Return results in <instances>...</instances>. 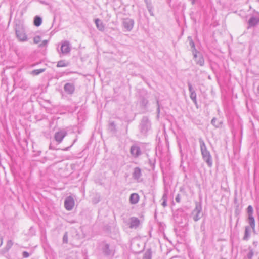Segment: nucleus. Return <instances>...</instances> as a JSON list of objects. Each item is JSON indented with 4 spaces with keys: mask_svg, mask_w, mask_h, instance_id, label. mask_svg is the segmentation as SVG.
<instances>
[{
    "mask_svg": "<svg viewBox=\"0 0 259 259\" xmlns=\"http://www.w3.org/2000/svg\"><path fill=\"white\" fill-rule=\"evenodd\" d=\"M48 41L47 40H44L42 41L41 44L39 45V47L42 48L47 45Z\"/></svg>",
    "mask_w": 259,
    "mask_h": 259,
    "instance_id": "f704fd0d",
    "label": "nucleus"
},
{
    "mask_svg": "<svg viewBox=\"0 0 259 259\" xmlns=\"http://www.w3.org/2000/svg\"><path fill=\"white\" fill-rule=\"evenodd\" d=\"M211 124L216 128H219L222 126V121H218L217 119L215 117L213 118L211 121Z\"/></svg>",
    "mask_w": 259,
    "mask_h": 259,
    "instance_id": "412c9836",
    "label": "nucleus"
},
{
    "mask_svg": "<svg viewBox=\"0 0 259 259\" xmlns=\"http://www.w3.org/2000/svg\"><path fill=\"white\" fill-rule=\"evenodd\" d=\"M188 85L189 91L190 92V93L195 92L194 88L192 87V85L191 84V83L190 82H189L188 83Z\"/></svg>",
    "mask_w": 259,
    "mask_h": 259,
    "instance_id": "72a5a7b5",
    "label": "nucleus"
},
{
    "mask_svg": "<svg viewBox=\"0 0 259 259\" xmlns=\"http://www.w3.org/2000/svg\"><path fill=\"white\" fill-rule=\"evenodd\" d=\"M67 134V132L66 130L65 129H61L55 133L54 139L58 143H60Z\"/></svg>",
    "mask_w": 259,
    "mask_h": 259,
    "instance_id": "0eeeda50",
    "label": "nucleus"
},
{
    "mask_svg": "<svg viewBox=\"0 0 259 259\" xmlns=\"http://www.w3.org/2000/svg\"><path fill=\"white\" fill-rule=\"evenodd\" d=\"M257 90L259 92V85H258V87H257Z\"/></svg>",
    "mask_w": 259,
    "mask_h": 259,
    "instance_id": "09e8293b",
    "label": "nucleus"
},
{
    "mask_svg": "<svg viewBox=\"0 0 259 259\" xmlns=\"http://www.w3.org/2000/svg\"><path fill=\"white\" fill-rule=\"evenodd\" d=\"M139 127L141 134L146 136L151 129V122L147 116L142 117Z\"/></svg>",
    "mask_w": 259,
    "mask_h": 259,
    "instance_id": "7ed1b4c3",
    "label": "nucleus"
},
{
    "mask_svg": "<svg viewBox=\"0 0 259 259\" xmlns=\"http://www.w3.org/2000/svg\"><path fill=\"white\" fill-rule=\"evenodd\" d=\"M140 225V220L136 217H131L130 218V226L131 228H137Z\"/></svg>",
    "mask_w": 259,
    "mask_h": 259,
    "instance_id": "dca6fc26",
    "label": "nucleus"
},
{
    "mask_svg": "<svg viewBox=\"0 0 259 259\" xmlns=\"http://www.w3.org/2000/svg\"><path fill=\"white\" fill-rule=\"evenodd\" d=\"M75 85L72 83H66L64 86L65 92L68 95H72L75 91Z\"/></svg>",
    "mask_w": 259,
    "mask_h": 259,
    "instance_id": "f8f14e48",
    "label": "nucleus"
},
{
    "mask_svg": "<svg viewBox=\"0 0 259 259\" xmlns=\"http://www.w3.org/2000/svg\"><path fill=\"white\" fill-rule=\"evenodd\" d=\"M147 8L151 16H154V13L153 11V7L152 6L151 4H149L147 3Z\"/></svg>",
    "mask_w": 259,
    "mask_h": 259,
    "instance_id": "7c9ffc66",
    "label": "nucleus"
},
{
    "mask_svg": "<svg viewBox=\"0 0 259 259\" xmlns=\"http://www.w3.org/2000/svg\"><path fill=\"white\" fill-rule=\"evenodd\" d=\"M190 97L195 105H197L196 94L195 92L190 93Z\"/></svg>",
    "mask_w": 259,
    "mask_h": 259,
    "instance_id": "c85d7f7f",
    "label": "nucleus"
},
{
    "mask_svg": "<svg viewBox=\"0 0 259 259\" xmlns=\"http://www.w3.org/2000/svg\"><path fill=\"white\" fill-rule=\"evenodd\" d=\"M109 130L110 132L115 133L117 132L116 126L113 121H111L109 123Z\"/></svg>",
    "mask_w": 259,
    "mask_h": 259,
    "instance_id": "4be33fe9",
    "label": "nucleus"
},
{
    "mask_svg": "<svg viewBox=\"0 0 259 259\" xmlns=\"http://www.w3.org/2000/svg\"><path fill=\"white\" fill-rule=\"evenodd\" d=\"M74 142H75V140H74V142H73V143H74ZM73 144H72V145H73Z\"/></svg>",
    "mask_w": 259,
    "mask_h": 259,
    "instance_id": "3c124183",
    "label": "nucleus"
},
{
    "mask_svg": "<svg viewBox=\"0 0 259 259\" xmlns=\"http://www.w3.org/2000/svg\"><path fill=\"white\" fill-rule=\"evenodd\" d=\"M22 256L24 258H27L30 256V254L27 251H23L22 253Z\"/></svg>",
    "mask_w": 259,
    "mask_h": 259,
    "instance_id": "4c0bfd02",
    "label": "nucleus"
},
{
    "mask_svg": "<svg viewBox=\"0 0 259 259\" xmlns=\"http://www.w3.org/2000/svg\"><path fill=\"white\" fill-rule=\"evenodd\" d=\"M131 204H136L139 201V196L137 193H134L131 194L129 199Z\"/></svg>",
    "mask_w": 259,
    "mask_h": 259,
    "instance_id": "f3484780",
    "label": "nucleus"
},
{
    "mask_svg": "<svg viewBox=\"0 0 259 259\" xmlns=\"http://www.w3.org/2000/svg\"><path fill=\"white\" fill-rule=\"evenodd\" d=\"M49 149L52 150H55L56 149L54 147L52 146V144H50L49 146Z\"/></svg>",
    "mask_w": 259,
    "mask_h": 259,
    "instance_id": "a19ab883",
    "label": "nucleus"
},
{
    "mask_svg": "<svg viewBox=\"0 0 259 259\" xmlns=\"http://www.w3.org/2000/svg\"><path fill=\"white\" fill-rule=\"evenodd\" d=\"M95 23L98 29L100 31H103L105 30V26L102 21L99 18L95 20Z\"/></svg>",
    "mask_w": 259,
    "mask_h": 259,
    "instance_id": "a211bd4d",
    "label": "nucleus"
},
{
    "mask_svg": "<svg viewBox=\"0 0 259 259\" xmlns=\"http://www.w3.org/2000/svg\"><path fill=\"white\" fill-rule=\"evenodd\" d=\"M246 212L248 215L247 221L250 226L251 229L253 231L255 230V220L254 217L253 216V209L251 205H249L246 209Z\"/></svg>",
    "mask_w": 259,
    "mask_h": 259,
    "instance_id": "20e7f679",
    "label": "nucleus"
},
{
    "mask_svg": "<svg viewBox=\"0 0 259 259\" xmlns=\"http://www.w3.org/2000/svg\"><path fill=\"white\" fill-rule=\"evenodd\" d=\"M46 68H41L39 69H35L30 72V74L33 76H36L39 74L45 72Z\"/></svg>",
    "mask_w": 259,
    "mask_h": 259,
    "instance_id": "5701e85b",
    "label": "nucleus"
},
{
    "mask_svg": "<svg viewBox=\"0 0 259 259\" xmlns=\"http://www.w3.org/2000/svg\"><path fill=\"white\" fill-rule=\"evenodd\" d=\"M74 206V201L71 196L67 197L64 201L65 208L67 210H71L72 209Z\"/></svg>",
    "mask_w": 259,
    "mask_h": 259,
    "instance_id": "9d476101",
    "label": "nucleus"
},
{
    "mask_svg": "<svg viewBox=\"0 0 259 259\" xmlns=\"http://www.w3.org/2000/svg\"><path fill=\"white\" fill-rule=\"evenodd\" d=\"M252 244L254 246V247H256L257 246V244H258V242L254 241L253 242Z\"/></svg>",
    "mask_w": 259,
    "mask_h": 259,
    "instance_id": "ea45409f",
    "label": "nucleus"
},
{
    "mask_svg": "<svg viewBox=\"0 0 259 259\" xmlns=\"http://www.w3.org/2000/svg\"><path fill=\"white\" fill-rule=\"evenodd\" d=\"M101 245L102 252L105 255L109 256L113 255L114 250L113 248L110 247L109 244L105 242H103L101 243Z\"/></svg>",
    "mask_w": 259,
    "mask_h": 259,
    "instance_id": "423d86ee",
    "label": "nucleus"
},
{
    "mask_svg": "<svg viewBox=\"0 0 259 259\" xmlns=\"http://www.w3.org/2000/svg\"><path fill=\"white\" fill-rule=\"evenodd\" d=\"M35 65H36L35 64H32V65H31V66H32V67H34Z\"/></svg>",
    "mask_w": 259,
    "mask_h": 259,
    "instance_id": "de8ad7c7",
    "label": "nucleus"
},
{
    "mask_svg": "<svg viewBox=\"0 0 259 259\" xmlns=\"http://www.w3.org/2000/svg\"><path fill=\"white\" fill-rule=\"evenodd\" d=\"M41 40V38L39 36H36L33 38V42L34 44H38Z\"/></svg>",
    "mask_w": 259,
    "mask_h": 259,
    "instance_id": "473e14b6",
    "label": "nucleus"
},
{
    "mask_svg": "<svg viewBox=\"0 0 259 259\" xmlns=\"http://www.w3.org/2000/svg\"><path fill=\"white\" fill-rule=\"evenodd\" d=\"M42 23V18L39 16H36L34 18L33 24L36 26L38 27L41 25Z\"/></svg>",
    "mask_w": 259,
    "mask_h": 259,
    "instance_id": "aec40b11",
    "label": "nucleus"
},
{
    "mask_svg": "<svg viewBox=\"0 0 259 259\" xmlns=\"http://www.w3.org/2000/svg\"><path fill=\"white\" fill-rule=\"evenodd\" d=\"M152 257V251L151 249H149L144 253L143 259H151Z\"/></svg>",
    "mask_w": 259,
    "mask_h": 259,
    "instance_id": "b1692460",
    "label": "nucleus"
},
{
    "mask_svg": "<svg viewBox=\"0 0 259 259\" xmlns=\"http://www.w3.org/2000/svg\"><path fill=\"white\" fill-rule=\"evenodd\" d=\"M3 244V239L2 238H0V247L2 246Z\"/></svg>",
    "mask_w": 259,
    "mask_h": 259,
    "instance_id": "37998d69",
    "label": "nucleus"
},
{
    "mask_svg": "<svg viewBox=\"0 0 259 259\" xmlns=\"http://www.w3.org/2000/svg\"><path fill=\"white\" fill-rule=\"evenodd\" d=\"M241 208L240 207V206H239V204H237L236 206H235V215L237 217H238L240 212H241Z\"/></svg>",
    "mask_w": 259,
    "mask_h": 259,
    "instance_id": "c756f323",
    "label": "nucleus"
},
{
    "mask_svg": "<svg viewBox=\"0 0 259 259\" xmlns=\"http://www.w3.org/2000/svg\"><path fill=\"white\" fill-rule=\"evenodd\" d=\"M69 63H66L64 60H60L57 62L56 66L57 67H67L68 66Z\"/></svg>",
    "mask_w": 259,
    "mask_h": 259,
    "instance_id": "a878e982",
    "label": "nucleus"
},
{
    "mask_svg": "<svg viewBox=\"0 0 259 259\" xmlns=\"http://www.w3.org/2000/svg\"><path fill=\"white\" fill-rule=\"evenodd\" d=\"M175 200L177 202H178V203L180 202L181 196L179 194H177V195L176 196V197L175 198Z\"/></svg>",
    "mask_w": 259,
    "mask_h": 259,
    "instance_id": "58836bf2",
    "label": "nucleus"
},
{
    "mask_svg": "<svg viewBox=\"0 0 259 259\" xmlns=\"http://www.w3.org/2000/svg\"><path fill=\"white\" fill-rule=\"evenodd\" d=\"M188 39L189 40L190 46L192 49V52L193 53V51L194 53L198 52L196 49L195 48V44L193 41L192 38L191 37H188Z\"/></svg>",
    "mask_w": 259,
    "mask_h": 259,
    "instance_id": "393cba45",
    "label": "nucleus"
},
{
    "mask_svg": "<svg viewBox=\"0 0 259 259\" xmlns=\"http://www.w3.org/2000/svg\"><path fill=\"white\" fill-rule=\"evenodd\" d=\"M202 210V205L200 203L196 202L195 208L192 212L193 219L195 221H198L200 218V216Z\"/></svg>",
    "mask_w": 259,
    "mask_h": 259,
    "instance_id": "39448f33",
    "label": "nucleus"
},
{
    "mask_svg": "<svg viewBox=\"0 0 259 259\" xmlns=\"http://www.w3.org/2000/svg\"><path fill=\"white\" fill-rule=\"evenodd\" d=\"M74 142H75V140H74V142H73V143H74ZM73 144H72V145H73Z\"/></svg>",
    "mask_w": 259,
    "mask_h": 259,
    "instance_id": "8fccbe9b",
    "label": "nucleus"
},
{
    "mask_svg": "<svg viewBox=\"0 0 259 259\" xmlns=\"http://www.w3.org/2000/svg\"><path fill=\"white\" fill-rule=\"evenodd\" d=\"M142 176L141 169L139 167H136L134 168L133 172L132 173L133 178L136 180L137 182H140V178Z\"/></svg>",
    "mask_w": 259,
    "mask_h": 259,
    "instance_id": "ddd939ff",
    "label": "nucleus"
},
{
    "mask_svg": "<svg viewBox=\"0 0 259 259\" xmlns=\"http://www.w3.org/2000/svg\"><path fill=\"white\" fill-rule=\"evenodd\" d=\"M199 142L202 159L206 163L208 166L211 167L212 166V158L211 155L208 150L202 138H199Z\"/></svg>",
    "mask_w": 259,
    "mask_h": 259,
    "instance_id": "f257e3e1",
    "label": "nucleus"
},
{
    "mask_svg": "<svg viewBox=\"0 0 259 259\" xmlns=\"http://www.w3.org/2000/svg\"><path fill=\"white\" fill-rule=\"evenodd\" d=\"M194 59L195 60L196 64L199 65L201 66L204 65V59L202 55L198 51L194 53L193 52Z\"/></svg>",
    "mask_w": 259,
    "mask_h": 259,
    "instance_id": "1a4fd4ad",
    "label": "nucleus"
},
{
    "mask_svg": "<svg viewBox=\"0 0 259 259\" xmlns=\"http://www.w3.org/2000/svg\"><path fill=\"white\" fill-rule=\"evenodd\" d=\"M72 145H70L69 147L65 148L64 149H63V150L68 151L69 149V148L72 146Z\"/></svg>",
    "mask_w": 259,
    "mask_h": 259,
    "instance_id": "79ce46f5",
    "label": "nucleus"
},
{
    "mask_svg": "<svg viewBox=\"0 0 259 259\" xmlns=\"http://www.w3.org/2000/svg\"><path fill=\"white\" fill-rule=\"evenodd\" d=\"M13 242H12V240H8L7 242L6 246V250H9L12 247V246H13Z\"/></svg>",
    "mask_w": 259,
    "mask_h": 259,
    "instance_id": "2f4dec72",
    "label": "nucleus"
},
{
    "mask_svg": "<svg viewBox=\"0 0 259 259\" xmlns=\"http://www.w3.org/2000/svg\"><path fill=\"white\" fill-rule=\"evenodd\" d=\"M248 250L249 252L247 254L246 256L248 259H252L254 254L253 249L251 246H249L248 247Z\"/></svg>",
    "mask_w": 259,
    "mask_h": 259,
    "instance_id": "bb28decb",
    "label": "nucleus"
},
{
    "mask_svg": "<svg viewBox=\"0 0 259 259\" xmlns=\"http://www.w3.org/2000/svg\"><path fill=\"white\" fill-rule=\"evenodd\" d=\"M238 221H239V218H238V219H237V223H236V226H237V223H238Z\"/></svg>",
    "mask_w": 259,
    "mask_h": 259,
    "instance_id": "49530a36",
    "label": "nucleus"
},
{
    "mask_svg": "<svg viewBox=\"0 0 259 259\" xmlns=\"http://www.w3.org/2000/svg\"><path fill=\"white\" fill-rule=\"evenodd\" d=\"M167 194L166 193H164L162 197V200H163V202L161 204L162 206H163L164 207L167 206Z\"/></svg>",
    "mask_w": 259,
    "mask_h": 259,
    "instance_id": "cd10ccee",
    "label": "nucleus"
},
{
    "mask_svg": "<svg viewBox=\"0 0 259 259\" xmlns=\"http://www.w3.org/2000/svg\"><path fill=\"white\" fill-rule=\"evenodd\" d=\"M248 23V29L255 26L259 23V18L256 17L251 16L249 19Z\"/></svg>",
    "mask_w": 259,
    "mask_h": 259,
    "instance_id": "2eb2a0df",
    "label": "nucleus"
},
{
    "mask_svg": "<svg viewBox=\"0 0 259 259\" xmlns=\"http://www.w3.org/2000/svg\"><path fill=\"white\" fill-rule=\"evenodd\" d=\"M157 117H158L159 116V114L160 113V105H159V101L158 100H157Z\"/></svg>",
    "mask_w": 259,
    "mask_h": 259,
    "instance_id": "e433bc0d",
    "label": "nucleus"
},
{
    "mask_svg": "<svg viewBox=\"0 0 259 259\" xmlns=\"http://www.w3.org/2000/svg\"><path fill=\"white\" fill-rule=\"evenodd\" d=\"M61 50L63 54L68 53L70 51L69 42L68 41H64L62 42L61 47Z\"/></svg>",
    "mask_w": 259,
    "mask_h": 259,
    "instance_id": "4468645a",
    "label": "nucleus"
},
{
    "mask_svg": "<svg viewBox=\"0 0 259 259\" xmlns=\"http://www.w3.org/2000/svg\"><path fill=\"white\" fill-rule=\"evenodd\" d=\"M251 227L247 226L245 228L244 235L243 237V240L244 241H248L250 237Z\"/></svg>",
    "mask_w": 259,
    "mask_h": 259,
    "instance_id": "6ab92c4d",
    "label": "nucleus"
},
{
    "mask_svg": "<svg viewBox=\"0 0 259 259\" xmlns=\"http://www.w3.org/2000/svg\"><path fill=\"white\" fill-rule=\"evenodd\" d=\"M122 24L126 31H130L133 28L134 21L130 18H126L123 20Z\"/></svg>",
    "mask_w": 259,
    "mask_h": 259,
    "instance_id": "9b49d317",
    "label": "nucleus"
},
{
    "mask_svg": "<svg viewBox=\"0 0 259 259\" xmlns=\"http://www.w3.org/2000/svg\"><path fill=\"white\" fill-rule=\"evenodd\" d=\"M15 30L16 36L20 41L27 40V36L25 32L24 27L20 21L16 23Z\"/></svg>",
    "mask_w": 259,
    "mask_h": 259,
    "instance_id": "f03ea898",
    "label": "nucleus"
},
{
    "mask_svg": "<svg viewBox=\"0 0 259 259\" xmlns=\"http://www.w3.org/2000/svg\"><path fill=\"white\" fill-rule=\"evenodd\" d=\"M68 241V236H67V233L65 232L64 234L63 237V242L64 243H67Z\"/></svg>",
    "mask_w": 259,
    "mask_h": 259,
    "instance_id": "c9c22d12",
    "label": "nucleus"
},
{
    "mask_svg": "<svg viewBox=\"0 0 259 259\" xmlns=\"http://www.w3.org/2000/svg\"><path fill=\"white\" fill-rule=\"evenodd\" d=\"M192 4L193 5L195 4V0H192Z\"/></svg>",
    "mask_w": 259,
    "mask_h": 259,
    "instance_id": "a18cd8bd",
    "label": "nucleus"
},
{
    "mask_svg": "<svg viewBox=\"0 0 259 259\" xmlns=\"http://www.w3.org/2000/svg\"><path fill=\"white\" fill-rule=\"evenodd\" d=\"M234 203H235V204H236V205L238 204V203H237V199H236V198L234 199Z\"/></svg>",
    "mask_w": 259,
    "mask_h": 259,
    "instance_id": "c03bdc74",
    "label": "nucleus"
},
{
    "mask_svg": "<svg viewBox=\"0 0 259 259\" xmlns=\"http://www.w3.org/2000/svg\"><path fill=\"white\" fill-rule=\"evenodd\" d=\"M130 153L134 158L138 157L142 154L140 146L137 144L132 145L130 148Z\"/></svg>",
    "mask_w": 259,
    "mask_h": 259,
    "instance_id": "6e6552de",
    "label": "nucleus"
}]
</instances>
